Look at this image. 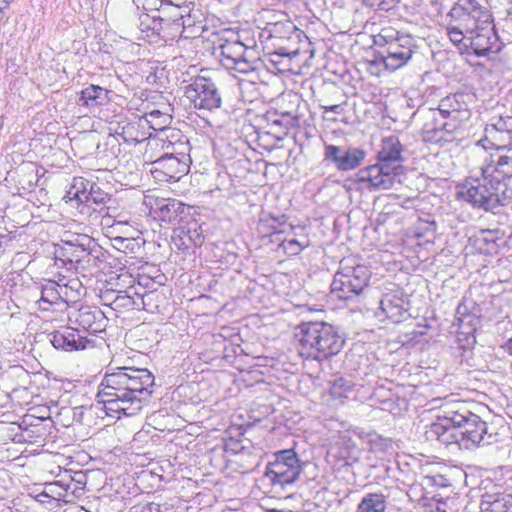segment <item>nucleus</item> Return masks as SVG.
<instances>
[{
    "label": "nucleus",
    "mask_w": 512,
    "mask_h": 512,
    "mask_svg": "<svg viewBox=\"0 0 512 512\" xmlns=\"http://www.w3.org/2000/svg\"><path fill=\"white\" fill-rule=\"evenodd\" d=\"M455 401L445 404L442 414L426 427L425 437L449 446L456 444L461 449L474 450L496 442V434L491 432L487 421L480 414L482 406Z\"/></svg>",
    "instance_id": "f257e3e1"
},
{
    "label": "nucleus",
    "mask_w": 512,
    "mask_h": 512,
    "mask_svg": "<svg viewBox=\"0 0 512 512\" xmlns=\"http://www.w3.org/2000/svg\"><path fill=\"white\" fill-rule=\"evenodd\" d=\"M154 380L146 368L118 367L106 373L97 397L108 410L133 416L150 402Z\"/></svg>",
    "instance_id": "f03ea898"
},
{
    "label": "nucleus",
    "mask_w": 512,
    "mask_h": 512,
    "mask_svg": "<svg viewBox=\"0 0 512 512\" xmlns=\"http://www.w3.org/2000/svg\"><path fill=\"white\" fill-rule=\"evenodd\" d=\"M404 150L397 136L383 138L377 153V163L360 169L348 180L347 189L380 191L401 183L400 177L404 174L401 164L405 160Z\"/></svg>",
    "instance_id": "7ed1b4c3"
},
{
    "label": "nucleus",
    "mask_w": 512,
    "mask_h": 512,
    "mask_svg": "<svg viewBox=\"0 0 512 512\" xmlns=\"http://www.w3.org/2000/svg\"><path fill=\"white\" fill-rule=\"evenodd\" d=\"M295 336L299 355L319 362L337 355L345 344L339 328L323 321L301 323Z\"/></svg>",
    "instance_id": "20e7f679"
},
{
    "label": "nucleus",
    "mask_w": 512,
    "mask_h": 512,
    "mask_svg": "<svg viewBox=\"0 0 512 512\" xmlns=\"http://www.w3.org/2000/svg\"><path fill=\"white\" fill-rule=\"evenodd\" d=\"M481 171V177L467 179L458 186L457 198L470 203L473 207L492 211L504 206L512 199V189L508 183H502Z\"/></svg>",
    "instance_id": "39448f33"
},
{
    "label": "nucleus",
    "mask_w": 512,
    "mask_h": 512,
    "mask_svg": "<svg viewBox=\"0 0 512 512\" xmlns=\"http://www.w3.org/2000/svg\"><path fill=\"white\" fill-rule=\"evenodd\" d=\"M375 44L380 47L376 62L390 71L405 66L417 48L412 36L400 33L393 27L382 28L375 37Z\"/></svg>",
    "instance_id": "423d86ee"
},
{
    "label": "nucleus",
    "mask_w": 512,
    "mask_h": 512,
    "mask_svg": "<svg viewBox=\"0 0 512 512\" xmlns=\"http://www.w3.org/2000/svg\"><path fill=\"white\" fill-rule=\"evenodd\" d=\"M370 278L368 267L356 264L354 259H343L331 283V294L339 300L360 302Z\"/></svg>",
    "instance_id": "0eeeda50"
},
{
    "label": "nucleus",
    "mask_w": 512,
    "mask_h": 512,
    "mask_svg": "<svg viewBox=\"0 0 512 512\" xmlns=\"http://www.w3.org/2000/svg\"><path fill=\"white\" fill-rule=\"evenodd\" d=\"M218 50L220 62L227 70L248 74L262 64L256 46H248L238 39H222Z\"/></svg>",
    "instance_id": "6e6552de"
},
{
    "label": "nucleus",
    "mask_w": 512,
    "mask_h": 512,
    "mask_svg": "<svg viewBox=\"0 0 512 512\" xmlns=\"http://www.w3.org/2000/svg\"><path fill=\"white\" fill-rule=\"evenodd\" d=\"M274 456L275 460L266 467L264 479L273 489L285 490L299 479L305 463L293 449L277 451Z\"/></svg>",
    "instance_id": "1a4fd4ad"
},
{
    "label": "nucleus",
    "mask_w": 512,
    "mask_h": 512,
    "mask_svg": "<svg viewBox=\"0 0 512 512\" xmlns=\"http://www.w3.org/2000/svg\"><path fill=\"white\" fill-rule=\"evenodd\" d=\"M184 96L198 111L212 112L222 106V94L216 83L207 77L197 76L184 87Z\"/></svg>",
    "instance_id": "9d476101"
},
{
    "label": "nucleus",
    "mask_w": 512,
    "mask_h": 512,
    "mask_svg": "<svg viewBox=\"0 0 512 512\" xmlns=\"http://www.w3.org/2000/svg\"><path fill=\"white\" fill-rule=\"evenodd\" d=\"M178 156H160L151 161L150 172L160 182H176L189 172L190 155L188 142L178 144Z\"/></svg>",
    "instance_id": "9b49d317"
},
{
    "label": "nucleus",
    "mask_w": 512,
    "mask_h": 512,
    "mask_svg": "<svg viewBox=\"0 0 512 512\" xmlns=\"http://www.w3.org/2000/svg\"><path fill=\"white\" fill-rule=\"evenodd\" d=\"M415 115H419L423 122L421 136L424 142L443 145L453 140L456 124L450 123L435 108L418 109Z\"/></svg>",
    "instance_id": "f8f14e48"
},
{
    "label": "nucleus",
    "mask_w": 512,
    "mask_h": 512,
    "mask_svg": "<svg viewBox=\"0 0 512 512\" xmlns=\"http://www.w3.org/2000/svg\"><path fill=\"white\" fill-rule=\"evenodd\" d=\"M447 17L468 32L492 20L489 9L478 0H457Z\"/></svg>",
    "instance_id": "ddd939ff"
},
{
    "label": "nucleus",
    "mask_w": 512,
    "mask_h": 512,
    "mask_svg": "<svg viewBox=\"0 0 512 512\" xmlns=\"http://www.w3.org/2000/svg\"><path fill=\"white\" fill-rule=\"evenodd\" d=\"M302 31L292 23H275L269 30V36L274 40L276 53L280 56L294 58L300 53L299 42Z\"/></svg>",
    "instance_id": "4468645a"
},
{
    "label": "nucleus",
    "mask_w": 512,
    "mask_h": 512,
    "mask_svg": "<svg viewBox=\"0 0 512 512\" xmlns=\"http://www.w3.org/2000/svg\"><path fill=\"white\" fill-rule=\"evenodd\" d=\"M483 148L485 155L480 170L502 183H508L512 178V146L505 149H495L490 154H487L486 146H483Z\"/></svg>",
    "instance_id": "2eb2a0df"
},
{
    "label": "nucleus",
    "mask_w": 512,
    "mask_h": 512,
    "mask_svg": "<svg viewBox=\"0 0 512 512\" xmlns=\"http://www.w3.org/2000/svg\"><path fill=\"white\" fill-rule=\"evenodd\" d=\"M468 53L478 57L497 53L501 49L498 36L494 30L493 20L468 32Z\"/></svg>",
    "instance_id": "dca6fc26"
},
{
    "label": "nucleus",
    "mask_w": 512,
    "mask_h": 512,
    "mask_svg": "<svg viewBox=\"0 0 512 512\" xmlns=\"http://www.w3.org/2000/svg\"><path fill=\"white\" fill-rule=\"evenodd\" d=\"M488 142L495 149H505L512 146V116L492 117L486 124L484 139L477 142V145L485 146Z\"/></svg>",
    "instance_id": "f3484780"
},
{
    "label": "nucleus",
    "mask_w": 512,
    "mask_h": 512,
    "mask_svg": "<svg viewBox=\"0 0 512 512\" xmlns=\"http://www.w3.org/2000/svg\"><path fill=\"white\" fill-rule=\"evenodd\" d=\"M20 433L16 435L19 442L40 443L50 434L52 421L49 418L26 415L19 424Z\"/></svg>",
    "instance_id": "a211bd4d"
},
{
    "label": "nucleus",
    "mask_w": 512,
    "mask_h": 512,
    "mask_svg": "<svg viewBox=\"0 0 512 512\" xmlns=\"http://www.w3.org/2000/svg\"><path fill=\"white\" fill-rule=\"evenodd\" d=\"M69 319L91 334L103 332L108 323L104 312L99 307L90 305L81 306Z\"/></svg>",
    "instance_id": "6ab92c4d"
},
{
    "label": "nucleus",
    "mask_w": 512,
    "mask_h": 512,
    "mask_svg": "<svg viewBox=\"0 0 512 512\" xmlns=\"http://www.w3.org/2000/svg\"><path fill=\"white\" fill-rule=\"evenodd\" d=\"M435 109L450 123H455L457 129L461 122L470 118V111L463 93L450 94L442 98L439 101L438 108Z\"/></svg>",
    "instance_id": "aec40b11"
},
{
    "label": "nucleus",
    "mask_w": 512,
    "mask_h": 512,
    "mask_svg": "<svg viewBox=\"0 0 512 512\" xmlns=\"http://www.w3.org/2000/svg\"><path fill=\"white\" fill-rule=\"evenodd\" d=\"M152 209L159 220L169 224H177L187 217L189 207L177 199L157 198Z\"/></svg>",
    "instance_id": "412c9836"
},
{
    "label": "nucleus",
    "mask_w": 512,
    "mask_h": 512,
    "mask_svg": "<svg viewBox=\"0 0 512 512\" xmlns=\"http://www.w3.org/2000/svg\"><path fill=\"white\" fill-rule=\"evenodd\" d=\"M48 337L54 348L68 352L84 350L91 342L87 337L82 336L77 329L71 327L54 331Z\"/></svg>",
    "instance_id": "4be33fe9"
},
{
    "label": "nucleus",
    "mask_w": 512,
    "mask_h": 512,
    "mask_svg": "<svg viewBox=\"0 0 512 512\" xmlns=\"http://www.w3.org/2000/svg\"><path fill=\"white\" fill-rule=\"evenodd\" d=\"M407 303L398 293H387L380 300L381 312L392 322H402L408 315Z\"/></svg>",
    "instance_id": "5701e85b"
},
{
    "label": "nucleus",
    "mask_w": 512,
    "mask_h": 512,
    "mask_svg": "<svg viewBox=\"0 0 512 512\" xmlns=\"http://www.w3.org/2000/svg\"><path fill=\"white\" fill-rule=\"evenodd\" d=\"M151 296L150 293L140 294L136 288L129 287L126 290H119L118 299L114 303V311H129L133 309L145 308V297Z\"/></svg>",
    "instance_id": "b1692460"
},
{
    "label": "nucleus",
    "mask_w": 512,
    "mask_h": 512,
    "mask_svg": "<svg viewBox=\"0 0 512 512\" xmlns=\"http://www.w3.org/2000/svg\"><path fill=\"white\" fill-rule=\"evenodd\" d=\"M80 184L83 186V190H77L75 197L80 201H92L95 204H106L111 201V195L103 191L96 183L87 182L81 179Z\"/></svg>",
    "instance_id": "393cba45"
},
{
    "label": "nucleus",
    "mask_w": 512,
    "mask_h": 512,
    "mask_svg": "<svg viewBox=\"0 0 512 512\" xmlns=\"http://www.w3.org/2000/svg\"><path fill=\"white\" fill-rule=\"evenodd\" d=\"M60 283L55 281H48L41 289V297L39 300L40 308L48 310L53 304L63 302V298H67L66 290L62 291Z\"/></svg>",
    "instance_id": "a878e982"
},
{
    "label": "nucleus",
    "mask_w": 512,
    "mask_h": 512,
    "mask_svg": "<svg viewBox=\"0 0 512 512\" xmlns=\"http://www.w3.org/2000/svg\"><path fill=\"white\" fill-rule=\"evenodd\" d=\"M109 92V90L101 86L91 84L81 91L79 104L88 107H97L104 105L109 101Z\"/></svg>",
    "instance_id": "bb28decb"
},
{
    "label": "nucleus",
    "mask_w": 512,
    "mask_h": 512,
    "mask_svg": "<svg viewBox=\"0 0 512 512\" xmlns=\"http://www.w3.org/2000/svg\"><path fill=\"white\" fill-rule=\"evenodd\" d=\"M475 303L464 297L458 304L456 309V319L459 322L460 327L467 325L472 330L479 323L478 316L473 312Z\"/></svg>",
    "instance_id": "cd10ccee"
},
{
    "label": "nucleus",
    "mask_w": 512,
    "mask_h": 512,
    "mask_svg": "<svg viewBox=\"0 0 512 512\" xmlns=\"http://www.w3.org/2000/svg\"><path fill=\"white\" fill-rule=\"evenodd\" d=\"M386 497L381 493L366 494L357 506L356 512H385Z\"/></svg>",
    "instance_id": "c85d7f7f"
},
{
    "label": "nucleus",
    "mask_w": 512,
    "mask_h": 512,
    "mask_svg": "<svg viewBox=\"0 0 512 512\" xmlns=\"http://www.w3.org/2000/svg\"><path fill=\"white\" fill-rule=\"evenodd\" d=\"M365 159V152L359 148L345 149L341 155L337 169L340 171H349L357 168Z\"/></svg>",
    "instance_id": "c756f323"
},
{
    "label": "nucleus",
    "mask_w": 512,
    "mask_h": 512,
    "mask_svg": "<svg viewBox=\"0 0 512 512\" xmlns=\"http://www.w3.org/2000/svg\"><path fill=\"white\" fill-rule=\"evenodd\" d=\"M447 35L450 41L459 48L461 53H468L469 35L468 31L464 30L455 22L449 19L447 27Z\"/></svg>",
    "instance_id": "7c9ffc66"
},
{
    "label": "nucleus",
    "mask_w": 512,
    "mask_h": 512,
    "mask_svg": "<svg viewBox=\"0 0 512 512\" xmlns=\"http://www.w3.org/2000/svg\"><path fill=\"white\" fill-rule=\"evenodd\" d=\"M287 216L281 214L279 216H273L271 214L260 218L259 230L269 235H275L284 233L285 230L281 227L286 224Z\"/></svg>",
    "instance_id": "2f4dec72"
},
{
    "label": "nucleus",
    "mask_w": 512,
    "mask_h": 512,
    "mask_svg": "<svg viewBox=\"0 0 512 512\" xmlns=\"http://www.w3.org/2000/svg\"><path fill=\"white\" fill-rule=\"evenodd\" d=\"M353 393V384L345 379H335L330 386V395L333 399L343 402L345 399H349Z\"/></svg>",
    "instance_id": "473e14b6"
},
{
    "label": "nucleus",
    "mask_w": 512,
    "mask_h": 512,
    "mask_svg": "<svg viewBox=\"0 0 512 512\" xmlns=\"http://www.w3.org/2000/svg\"><path fill=\"white\" fill-rule=\"evenodd\" d=\"M178 136V133H172L171 136H166V138H155L148 142L147 146L150 148H157L161 146V149L163 150V154L161 156H178L179 148L178 144L181 141L172 142L171 140H168L169 137L175 138Z\"/></svg>",
    "instance_id": "72a5a7b5"
},
{
    "label": "nucleus",
    "mask_w": 512,
    "mask_h": 512,
    "mask_svg": "<svg viewBox=\"0 0 512 512\" xmlns=\"http://www.w3.org/2000/svg\"><path fill=\"white\" fill-rule=\"evenodd\" d=\"M481 512H508L505 498L499 495L486 494L480 503Z\"/></svg>",
    "instance_id": "f704fd0d"
},
{
    "label": "nucleus",
    "mask_w": 512,
    "mask_h": 512,
    "mask_svg": "<svg viewBox=\"0 0 512 512\" xmlns=\"http://www.w3.org/2000/svg\"><path fill=\"white\" fill-rule=\"evenodd\" d=\"M58 283H60V287L63 288L62 291L66 290L67 298H63V303L75 302L82 295L84 288L78 278L61 279Z\"/></svg>",
    "instance_id": "c9c22d12"
},
{
    "label": "nucleus",
    "mask_w": 512,
    "mask_h": 512,
    "mask_svg": "<svg viewBox=\"0 0 512 512\" xmlns=\"http://www.w3.org/2000/svg\"><path fill=\"white\" fill-rule=\"evenodd\" d=\"M115 137L117 140H122L130 145H135L141 141L138 127L132 123L119 126L115 131Z\"/></svg>",
    "instance_id": "e433bc0d"
},
{
    "label": "nucleus",
    "mask_w": 512,
    "mask_h": 512,
    "mask_svg": "<svg viewBox=\"0 0 512 512\" xmlns=\"http://www.w3.org/2000/svg\"><path fill=\"white\" fill-rule=\"evenodd\" d=\"M114 243L118 249H122L125 253L138 254L145 243L140 237H116Z\"/></svg>",
    "instance_id": "4c0bfd02"
},
{
    "label": "nucleus",
    "mask_w": 512,
    "mask_h": 512,
    "mask_svg": "<svg viewBox=\"0 0 512 512\" xmlns=\"http://www.w3.org/2000/svg\"><path fill=\"white\" fill-rule=\"evenodd\" d=\"M146 120L154 130L164 131L171 122V116L159 110H152L146 113Z\"/></svg>",
    "instance_id": "58836bf2"
},
{
    "label": "nucleus",
    "mask_w": 512,
    "mask_h": 512,
    "mask_svg": "<svg viewBox=\"0 0 512 512\" xmlns=\"http://www.w3.org/2000/svg\"><path fill=\"white\" fill-rule=\"evenodd\" d=\"M65 246H68L69 249L75 250L82 253L91 249V245L94 244L93 239L87 235H77L73 239L70 240H62Z\"/></svg>",
    "instance_id": "ea45409f"
},
{
    "label": "nucleus",
    "mask_w": 512,
    "mask_h": 512,
    "mask_svg": "<svg viewBox=\"0 0 512 512\" xmlns=\"http://www.w3.org/2000/svg\"><path fill=\"white\" fill-rule=\"evenodd\" d=\"M172 509V506L167 503L160 504L156 502L141 501L135 504L130 509V512H173Z\"/></svg>",
    "instance_id": "a19ab883"
},
{
    "label": "nucleus",
    "mask_w": 512,
    "mask_h": 512,
    "mask_svg": "<svg viewBox=\"0 0 512 512\" xmlns=\"http://www.w3.org/2000/svg\"><path fill=\"white\" fill-rule=\"evenodd\" d=\"M309 245L308 241L302 242L298 241L296 239H290V240H282L280 246L283 248L285 253H288L289 255H297L299 254L303 249H305Z\"/></svg>",
    "instance_id": "79ce46f5"
},
{
    "label": "nucleus",
    "mask_w": 512,
    "mask_h": 512,
    "mask_svg": "<svg viewBox=\"0 0 512 512\" xmlns=\"http://www.w3.org/2000/svg\"><path fill=\"white\" fill-rule=\"evenodd\" d=\"M55 257L56 259L62 260V262L68 261L72 263L74 260L79 261L82 255L80 252L69 249L68 246L64 245L63 247L56 248Z\"/></svg>",
    "instance_id": "37998d69"
},
{
    "label": "nucleus",
    "mask_w": 512,
    "mask_h": 512,
    "mask_svg": "<svg viewBox=\"0 0 512 512\" xmlns=\"http://www.w3.org/2000/svg\"><path fill=\"white\" fill-rule=\"evenodd\" d=\"M398 2L399 0H363L365 6L376 11L385 12L392 10Z\"/></svg>",
    "instance_id": "c03bdc74"
},
{
    "label": "nucleus",
    "mask_w": 512,
    "mask_h": 512,
    "mask_svg": "<svg viewBox=\"0 0 512 512\" xmlns=\"http://www.w3.org/2000/svg\"><path fill=\"white\" fill-rule=\"evenodd\" d=\"M325 153L324 158L325 160H329L334 163V165L337 167L338 163L341 159V155L344 152V148L340 146H335L332 144H325Z\"/></svg>",
    "instance_id": "a18cd8bd"
},
{
    "label": "nucleus",
    "mask_w": 512,
    "mask_h": 512,
    "mask_svg": "<svg viewBox=\"0 0 512 512\" xmlns=\"http://www.w3.org/2000/svg\"><path fill=\"white\" fill-rule=\"evenodd\" d=\"M273 123L276 125H284L286 129L296 128L299 126V117L286 112L283 113L279 119L274 120Z\"/></svg>",
    "instance_id": "49530a36"
},
{
    "label": "nucleus",
    "mask_w": 512,
    "mask_h": 512,
    "mask_svg": "<svg viewBox=\"0 0 512 512\" xmlns=\"http://www.w3.org/2000/svg\"><path fill=\"white\" fill-rule=\"evenodd\" d=\"M119 290H113V289H104L100 291V299L101 302L109 306L111 309H114V303L118 299Z\"/></svg>",
    "instance_id": "de8ad7c7"
},
{
    "label": "nucleus",
    "mask_w": 512,
    "mask_h": 512,
    "mask_svg": "<svg viewBox=\"0 0 512 512\" xmlns=\"http://www.w3.org/2000/svg\"><path fill=\"white\" fill-rule=\"evenodd\" d=\"M37 181V172L33 169H30L27 173H25L23 179H19V184L22 185L23 189H30L36 184Z\"/></svg>",
    "instance_id": "09e8293b"
},
{
    "label": "nucleus",
    "mask_w": 512,
    "mask_h": 512,
    "mask_svg": "<svg viewBox=\"0 0 512 512\" xmlns=\"http://www.w3.org/2000/svg\"><path fill=\"white\" fill-rule=\"evenodd\" d=\"M321 109H323L324 113L332 112L335 114H340L343 111V107L341 104H335V105H323L321 106Z\"/></svg>",
    "instance_id": "8fccbe9b"
},
{
    "label": "nucleus",
    "mask_w": 512,
    "mask_h": 512,
    "mask_svg": "<svg viewBox=\"0 0 512 512\" xmlns=\"http://www.w3.org/2000/svg\"><path fill=\"white\" fill-rule=\"evenodd\" d=\"M11 0L0 1V22L4 19V10L8 8Z\"/></svg>",
    "instance_id": "3c124183"
},
{
    "label": "nucleus",
    "mask_w": 512,
    "mask_h": 512,
    "mask_svg": "<svg viewBox=\"0 0 512 512\" xmlns=\"http://www.w3.org/2000/svg\"><path fill=\"white\" fill-rule=\"evenodd\" d=\"M503 349L510 355H512V337L508 339L503 345Z\"/></svg>",
    "instance_id": "603ef678"
},
{
    "label": "nucleus",
    "mask_w": 512,
    "mask_h": 512,
    "mask_svg": "<svg viewBox=\"0 0 512 512\" xmlns=\"http://www.w3.org/2000/svg\"><path fill=\"white\" fill-rule=\"evenodd\" d=\"M158 18H159V20H157L156 17L153 16V26L151 27V29L156 30L159 28L160 21H162V18L160 16ZM147 27L150 28V26H147Z\"/></svg>",
    "instance_id": "864d4df0"
},
{
    "label": "nucleus",
    "mask_w": 512,
    "mask_h": 512,
    "mask_svg": "<svg viewBox=\"0 0 512 512\" xmlns=\"http://www.w3.org/2000/svg\"><path fill=\"white\" fill-rule=\"evenodd\" d=\"M173 22L177 25H183V16L178 15L173 19Z\"/></svg>",
    "instance_id": "5fc2aeb1"
},
{
    "label": "nucleus",
    "mask_w": 512,
    "mask_h": 512,
    "mask_svg": "<svg viewBox=\"0 0 512 512\" xmlns=\"http://www.w3.org/2000/svg\"><path fill=\"white\" fill-rule=\"evenodd\" d=\"M194 240H195V244H197V240L199 241V243H201V241H200V235H199V234H197V235H196V238H195Z\"/></svg>",
    "instance_id": "6e6d98bb"
}]
</instances>
